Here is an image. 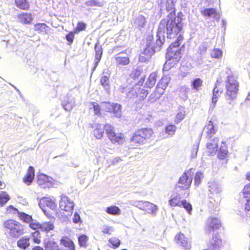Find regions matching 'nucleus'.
I'll list each match as a JSON object with an SVG mask.
<instances>
[{
  "label": "nucleus",
  "mask_w": 250,
  "mask_h": 250,
  "mask_svg": "<svg viewBox=\"0 0 250 250\" xmlns=\"http://www.w3.org/2000/svg\"><path fill=\"white\" fill-rule=\"evenodd\" d=\"M113 109L111 112H113L114 116L117 117H120L122 115L121 105L119 104H113Z\"/></svg>",
  "instance_id": "58836bf2"
},
{
  "label": "nucleus",
  "mask_w": 250,
  "mask_h": 250,
  "mask_svg": "<svg viewBox=\"0 0 250 250\" xmlns=\"http://www.w3.org/2000/svg\"><path fill=\"white\" fill-rule=\"evenodd\" d=\"M74 38V35L73 33L70 32L66 35V39L70 43H72Z\"/></svg>",
  "instance_id": "338daca9"
},
{
  "label": "nucleus",
  "mask_w": 250,
  "mask_h": 250,
  "mask_svg": "<svg viewBox=\"0 0 250 250\" xmlns=\"http://www.w3.org/2000/svg\"><path fill=\"white\" fill-rule=\"evenodd\" d=\"M146 22L145 17L142 15H139L134 19V26L141 29Z\"/></svg>",
  "instance_id": "bb28decb"
},
{
  "label": "nucleus",
  "mask_w": 250,
  "mask_h": 250,
  "mask_svg": "<svg viewBox=\"0 0 250 250\" xmlns=\"http://www.w3.org/2000/svg\"><path fill=\"white\" fill-rule=\"evenodd\" d=\"M41 224H39L38 223H37L35 221L32 220L30 223H29V227L33 229H40V225Z\"/></svg>",
  "instance_id": "bf43d9fd"
},
{
  "label": "nucleus",
  "mask_w": 250,
  "mask_h": 250,
  "mask_svg": "<svg viewBox=\"0 0 250 250\" xmlns=\"http://www.w3.org/2000/svg\"><path fill=\"white\" fill-rule=\"evenodd\" d=\"M7 211H9V212L13 211L12 213L14 214L17 213L20 219L24 222L29 223L33 220L31 216L24 212L19 211L17 208H14L12 205L8 207Z\"/></svg>",
  "instance_id": "f8f14e48"
},
{
  "label": "nucleus",
  "mask_w": 250,
  "mask_h": 250,
  "mask_svg": "<svg viewBox=\"0 0 250 250\" xmlns=\"http://www.w3.org/2000/svg\"><path fill=\"white\" fill-rule=\"evenodd\" d=\"M175 241L177 244L184 247L185 250H189L190 248V243L185 238L184 235L182 233H179L176 235Z\"/></svg>",
  "instance_id": "4468645a"
},
{
  "label": "nucleus",
  "mask_w": 250,
  "mask_h": 250,
  "mask_svg": "<svg viewBox=\"0 0 250 250\" xmlns=\"http://www.w3.org/2000/svg\"><path fill=\"white\" fill-rule=\"evenodd\" d=\"M19 18L20 21L24 23H29L32 20L31 15L29 14L21 15Z\"/></svg>",
  "instance_id": "79ce46f5"
},
{
  "label": "nucleus",
  "mask_w": 250,
  "mask_h": 250,
  "mask_svg": "<svg viewBox=\"0 0 250 250\" xmlns=\"http://www.w3.org/2000/svg\"><path fill=\"white\" fill-rule=\"evenodd\" d=\"M157 74L153 72L149 75L147 81L146 83V87L148 88H152L155 85L156 82Z\"/></svg>",
  "instance_id": "473e14b6"
},
{
  "label": "nucleus",
  "mask_w": 250,
  "mask_h": 250,
  "mask_svg": "<svg viewBox=\"0 0 250 250\" xmlns=\"http://www.w3.org/2000/svg\"><path fill=\"white\" fill-rule=\"evenodd\" d=\"M144 79L141 78L139 83L135 84L127 93V97L128 99H132L135 97H139V100H144L148 94L146 90L142 88V85L144 83Z\"/></svg>",
  "instance_id": "6e6552de"
},
{
  "label": "nucleus",
  "mask_w": 250,
  "mask_h": 250,
  "mask_svg": "<svg viewBox=\"0 0 250 250\" xmlns=\"http://www.w3.org/2000/svg\"><path fill=\"white\" fill-rule=\"evenodd\" d=\"M35 176L34 168L33 167L30 166L28 169L27 174L23 178V182L27 186L30 185Z\"/></svg>",
  "instance_id": "412c9836"
},
{
  "label": "nucleus",
  "mask_w": 250,
  "mask_h": 250,
  "mask_svg": "<svg viewBox=\"0 0 250 250\" xmlns=\"http://www.w3.org/2000/svg\"><path fill=\"white\" fill-rule=\"evenodd\" d=\"M153 131L150 128H144L135 131L131 142L137 145H143L151 140L153 138Z\"/></svg>",
  "instance_id": "7ed1b4c3"
},
{
  "label": "nucleus",
  "mask_w": 250,
  "mask_h": 250,
  "mask_svg": "<svg viewBox=\"0 0 250 250\" xmlns=\"http://www.w3.org/2000/svg\"><path fill=\"white\" fill-rule=\"evenodd\" d=\"M163 94V90L159 91L156 88L155 90L150 95L148 98V101L151 103L155 102L161 97Z\"/></svg>",
  "instance_id": "2f4dec72"
},
{
  "label": "nucleus",
  "mask_w": 250,
  "mask_h": 250,
  "mask_svg": "<svg viewBox=\"0 0 250 250\" xmlns=\"http://www.w3.org/2000/svg\"><path fill=\"white\" fill-rule=\"evenodd\" d=\"M88 237L85 235H82L78 238L79 244L81 247H86Z\"/></svg>",
  "instance_id": "a18cd8bd"
},
{
  "label": "nucleus",
  "mask_w": 250,
  "mask_h": 250,
  "mask_svg": "<svg viewBox=\"0 0 250 250\" xmlns=\"http://www.w3.org/2000/svg\"><path fill=\"white\" fill-rule=\"evenodd\" d=\"M176 128L177 127L175 125H170L166 127V132L168 135L172 136L175 134Z\"/></svg>",
  "instance_id": "49530a36"
},
{
  "label": "nucleus",
  "mask_w": 250,
  "mask_h": 250,
  "mask_svg": "<svg viewBox=\"0 0 250 250\" xmlns=\"http://www.w3.org/2000/svg\"><path fill=\"white\" fill-rule=\"evenodd\" d=\"M39 206L42 211L45 213L46 210L44 208L45 206H46L51 209H54L56 208V205L52 200L47 198H44L41 200L39 203Z\"/></svg>",
  "instance_id": "2eb2a0df"
},
{
  "label": "nucleus",
  "mask_w": 250,
  "mask_h": 250,
  "mask_svg": "<svg viewBox=\"0 0 250 250\" xmlns=\"http://www.w3.org/2000/svg\"><path fill=\"white\" fill-rule=\"evenodd\" d=\"M116 63L120 65H125L129 64L130 60L129 57L125 56L124 52L118 54L115 56Z\"/></svg>",
  "instance_id": "f3484780"
},
{
  "label": "nucleus",
  "mask_w": 250,
  "mask_h": 250,
  "mask_svg": "<svg viewBox=\"0 0 250 250\" xmlns=\"http://www.w3.org/2000/svg\"><path fill=\"white\" fill-rule=\"evenodd\" d=\"M242 194L247 201L245 209L249 211L250 210V188H243Z\"/></svg>",
  "instance_id": "7c9ffc66"
},
{
  "label": "nucleus",
  "mask_w": 250,
  "mask_h": 250,
  "mask_svg": "<svg viewBox=\"0 0 250 250\" xmlns=\"http://www.w3.org/2000/svg\"><path fill=\"white\" fill-rule=\"evenodd\" d=\"M222 241L217 233L214 234L210 241L209 249L210 250H218L222 246Z\"/></svg>",
  "instance_id": "dca6fc26"
},
{
  "label": "nucleus",
  "mask_w": 250,
  "mask_h": 250,
  "mask_svg": "<svg viewBox=\"0 0 250 250\" xmlns=\"http://www.w3.org/2000/svg\"><path fill=\"white\" fill-rule=\"evenodd\" d=\"M8 195L5 192L0 194V206H2L9 200Z\"/></svg>",
  "instance_id": "de8ad7c7"
},
{
  "label": "nucleus",
  "mask_w": 250,
  "mask_h": 250,
  "mask_svg": "<svg viewBox=\"0 0 250 250\" xmlns=\"http://www.w3.org/2000/svg\"><path fill=\"white\" fill-rule=\"evenodd\" d=\"M183 40V37L180 34L176 41L172 43L168 48L166 54V58L167 60L163 67L164 71H168L171 68L173 67L180 60L181 57V53L180 49H179V46L181 44Z\"/></svg>",
  "instance_id": "f03ea898"
},
{
  "label": "nucleus",
  "mask_w": 250,
  "mask_h": 250,
  "mask_svg": "<svg viewBox=\"0 0 250 250\" xmlns=\"http://www.w3.org/2000/svg\"><path fill=\"white\" fill-rule=\"evenodd\" d=\"M60 208L61 210L68 212V214H71L74 207V203L67 196L62 195L60 201Z\"/></svg>",
  "instance_id": "1a4fd4ad"
},
{
  "label": "nucleus",
  "mask_w": 250,
  "mask_h": 250,
  "mask_svg": "<svg viewBox=\"0 0 250 250\" xmlns=\"http://www.w3.org/2000/svg\"><path fill=\"white\" fill-rule=\"evenodd\" d=\"M72 220L73 223L75 224L82 222L80 216L77 212L74 213Z\"/></svg>",
  "instance_id": "052dcab7"
},
{
  "label": "nucleus",
  "mask_w": 250,
  "mask_h": 250,
  "mask_svg": "<svg viewBox=\"0 0 250 250\" xmlns=\"http://www.w3.org/2000/svg\"><path fill=\"white\" fill-rule=\"evenodd\" d=\"M169 81L170 80L167 77H163L157 84L156 88L159 91L163 90V93H164L165 89L169 83Z\"/></svg>",
  "instance_id": "c85d7f7f"
},
{
  "label": "nucleus",
  "mask_w": 250,
  "mask_h": 250,
  "mask_svg": "<svg viewBox=\"0 0 250 250\" xmlns=\"http://www.w3.org/2000/svg\"><path fill=\"white\" fill-rule=\"evenodd\" d=\"M204 177V174L201 172H198L195 174L194 176V185L198 187L200 185L202 179Z\"/></svg>",
  "instance_id": "37998d69"
},
{
  "label": "nucleus",
  "mask_w": 250,
  "mask_h": 250,
  "mask_svg": "<svg viewBox=\"0 0 250 250\" xmlns=\"http://www.w3.org/2000/svg\"><path fill=\"white\" fill-rule=\"evenodd\" d=\"M54 180L50 177L44 174H40L38 176V183L39 185H42L46 183L50 184L51 185H54Z\"/></svg>",
  "instance_id": "5701e85b"
},
{
  "label": "nucleus",
  "mask_w": 250,
  "mask_h": 250,
  "mask_svg": "<svg viewBox=\"0 0 250 250\" xmlns=\"http://www.w3.org/2000/svg\"><path fill=\"white\" fill-rule=\"evenodd\" d=\"M143 69L142 68L137 67L131 72L130 76L134 79L138 78L141 75Z\"/></svg>",
  "instance_id": "3c124183"
},
{
  "label": "nucleus",
  "mask_w": 250,
  "mask_h": 250,
  "mask_svg": "<svg viewBox=\"0 0 250 250\" xmlns=\"http://www.w3.org/2000/svg\"><path fill=\"white\" fill-rule=\"evenodd\" d=\"M94 129L93 130V134L94 136L98 139L102 138L104 135V128L102 125L100 124H95L94 125Z\"/></svg>",
  "instance_id": "cd10ccee"
},
{
  "label": "nucleus",
  "mask_w": 250,
  "mask_h": 250,
  "mask_svg": "<svg viewBox=\"0 0 250 250\" xmlns=\"http://www.w3.org/2000/svg\"><path fill=\"white\" fill-rule=\"evenodd\" d=\"M45 250H60L57 243L53 241H44Z\"/></svg>",
  "instance_id": "c756f323"
},
{
  "label": "nucleus",
  "mask_w": 250,
  "mask_h": 250,
  "mask_svg": "<svg viewBox=\"0 0 250 250\" xmlns=\"http://www.w3.org/2000/svg\"><path fill=\"white\" fill-rule=\"evenodd\" d=\"M48 26L45 23H37L34 26V30L39 31V33L42 34L47 33Z\"/></svg>",
  "instance_id": "72a5a7b5"
},
{
  "label": "nucleus",
  "mask_w": 250,
  "mask_h": 250,
  "mask_svg": "<svg viewBox=\"0 0 250 250\" xmlns=\"http://www.w3.org/2000/svg\"><path fill=\"white\" fill-rule=\"evenodd\" d=\"M201 13L204 17H211L216 13V10L214 8H205L201 10Z\"/></svg>",
  "instance_id": "c9c22d12"
},
{
  "label": "nucleus",
  "mask_w": 250,
  "mask_h": 250,
  "mask_svg": "<svg viewBox=\"0 0 250 250\" xmlns=\"http://www.w3.org/2000/svg\"><path fill=\"white\" fill-rule=\"evenodd\" d=\"M178 193H180L181 196H186L184 198L188 197L189 195V192L185 189H181Z\"/></svg>",
  "instance_id": "774afa93"
},
{
  "label": "nucleus",
  "mask_w": 250,
  "mask_h": 250,
  "mask_svg": "<svg viewBox=\"0 0 250 250\" xmlns=\"http://www.w3.org/2000/svg\"><path fill=\"white\" fill-rule=\"evenodd\" d=\"M219 138H215L210 139L207 143V149L211 155H214L218 150V143Z\"/></svg>",
  "instance_id": "ddd939ff"
},
{
  "label": "nucleus",
  "mask_w": 250,
  "mask_h": 250,
  "mask_svg": "<svg viewBox=\"0 0 250 250\" xmlns=\"http://www.w3.org/2000/svg\"><path fill=\"white\" fill-rule=\"evenodd\" d=\"M182 206L188 211L189 214H191L192 208L190 203L187 202L186 200H183L181 203Z\"/></svg>",
  "instance_id": "603ef678"
},
{
  "label": "nucleus",
  "mask_w": 250,
  "mask_h": 250,
  "mask_svg": "<svg viewBox=\"0 0 250 250\" xmlns=\"http://www.w3.org/2000/svg\"><path fill=\"white\" fill-rule=\"evenodd\" d=\"M109 242L115 248H118L120 245V240L116 237H112L109 239Z\"/></svg>",
  "instance_id": "6e6d98bb"
},
{
  "label": "nucleus",
  "mask_w": 250,
  "mask_h": 250,
  "mask_svg": "<svg viewBox=\"0 0 250 250\" xmlns=\"http://www.w3.org/2000/svg\"><path fill=\"white\" fill-rule=\"evenodd\" d=\"M221 226V222L217 218H208L206 226V231L207 233L210 234L211 231L219 229Z\"/></svg>",
  "instance_id": "9b49d317"
},
{
  "label": "nucleus",
  "mask_w": 250,
  "mask_h": 250,
  "mask_svg": "<svg viewBox=\"0 0 250 250\" xmlns=\"http://www.w3.org/2000/svg\"><path fill=\"white\" fill-rule=\"evenodd\" d=\"M152 36H148L147 39V42L146 43V47L144 48V51L142 52L140 55L139 60L141 62H146L148 61V60L151 57L155 52V49L160 50V47L164 43V42L161 45H158L156 43V46L154 48L153 43L151 42ZM157 37H156V41L157 40Z\"/></svg>",
  "instance_id": "423d86ee"
},
{
  "label": "nucleus",
  "mask_w": 250,
  "mask_h": 250,
  "mask_svg": "<svg viewBox=\"0 0 250 250\" xmlns=\"http://www.w3.org/2000/svg\"><path fill=\"white\" fill-rule=\"evenodd\" d=\"M226 83V99L233 101L237 97L239 86L238 82L233 76L229 75L228 76Z\"/></svg>",
  "instance_id": "20e7f679"
},
{
  "label": "nucleus",
  "mask_w": 250,
  "mask_h": 250,
  "mask_svg": "<svg viewBox=\"0 0 250 250\" xmlns=\"http://www.w3.org/2000/svg\"><path fill=\"white\" fill-rule=\"evenodd\" d=\"M106 212L112 215H119L121 214L120 209L116 206H111L107 208Z\"/></svg>",
  "instance_id": "a19ab883"
},
{
  "label": "nucleus",
  "mask_w": 250,
  "mask_h": 250,
  "mask_svg": "<svg viewBox=\"0 0 250 250\" xmlns=\"http://www.w3.org/2000/svg\"><path fill=\"white\" fill-rule=\"evenodd\" d=\"M29 240L28 236H23L17 241V246L21 249L25 250L30 246Z\"/></svg>",
  "instance_id": "a878e982"
},
{
  "label": "nucleus",
  "mask_w": 250,
  "mask_h": 250,
  "mask_svg": "<svg viewBox=\"0 0 250 250\" xmlns=\"http://www.w3.org/2000/svg\"><path fill=\"white\" fill-rule=\"evenodd\" d=\"M198 151V145L193 146L192 151L191 153V158H195L197 157V152Z\"/></svg>",
  "instance_id": "69168bd1"
},
{
  "label": "nucleus",
  "mask_w": 250,
  "mask_h": 250,
  "mask_svg": "<svg viewBox=\"0 0 250 250\" xmlns=\"http://www.w3.org/2000/svg\"><path fill=\"white\" fill-rule=\"evenodd\" d=\"M71 104L67 103L64 101L62 103V106L66 111H70L73 107Z\"/></svg>",
  "instance_id": "e2e57ef3"
},
{
  "label": "nucleus",
  "mask_w": 250,
  "mask_h": 250,
  "mask_svg": "<svg viewBox=\"0 0 250 250\" xmlns=\"http://www.w3.org/2000/svg\"><path fill=\"white\" fill-rule=\"evenodd\" d=\"M86 28V24L82 22H79L77 24L76 30L80 31L85 30Z\"/></svg>",
  "instance_id": "0e129e2a"
},
{
  "label": "nucleus",
  "mask_w": 250,
  "mask_h": 250,
  "mask_svg": "<svg viewBox=\"0 0 250 250\" xmlns=\"http://www.w3.org/2000/svg\"><path fill=\"white\" fill-rule=\"evenodd\" d=\"M194 169L190 168V169L185 171L180 178L179 183L184 185L185 187L189 188L192 181V176L194 174Z\"/></svg>",
  "instance_id": "9d476101"
},
{
  "label": "nucleus",
  "mask_w": 250,
  "mask_h": 250,
  "mask_svg": "<svg viewBox=\"0 0 250 250\" xmlns=\"http://www.w3.org/2000/svg\"><path fill=\"white\" fill-rule=\"evenodd\" d=\"M203 82L200 78H196L192 82L191 86L193 89L198 91L203 85Z\"/></svg>",
  "instance_id": "ea45409f"
},
{
  "label": "nucleus",
  "mask_w": 250,
  "mask_h": 250,
  "mask_svg": "<svg viewBox=\"0 0 250 250\" xmlns=\"http://www.w3.org/2000/svg\"><path fill=\"white\" fill-rule=\"evenodd\" d=\"M223 52L221 50L219 49H213L211 55V56L215 58H220L222 56Z\"/></svg>",
  "instance_id": "864d4df0"
},
{
  "label": "nucleus",
  "mask_w": 250,
  "mask_h": 250,
  "mask_svg": "<svg viewBox=\"0 0 250 250\" xmlns=\"http://www.w3.org/2000/svg\"><path fill=\"white\" fill-rule=\"evenodd\" d=\"M93 108H94V113L95 114L98 115L100 114V110L101 106L98 105L96 103H93L92 104Z\"/></svg>",
  "instance_id": "680f3d73"
},
{
  "label": "nucleus",
  "mask_w": 250,
  "mask_h": 250,
  "mask_svg": "<svg viewBox=\"0 0 250 250\" xmlns=\"http://www.w3.org/2000/svg\"><path fill=\"white\" fill-rule=\"evenodd\" d=\"M145 206L150 209L151 212H154L157 209L156 205L149 202H146Z\"/></svg>",
  "instance_id": "13d9d810"
},
{
  "label": "nucleus",
  "mask_w": 250,
  "mask_h": 250,
  "mask_svg": "<svg viewBox=\"0 0 250 250\" xmlns=\"http://www.w3.org/2000/svg\"><path fill=\"white\" fill-rule=\"evenodd\" d=\"M110 74L108 71H104L102 75V77L100 79V83L103 87L107 89L109 87V78Z\"/></svg>",
  "instance_id": "393cba45"
},
{
  "label": "nucleus",
  "mask_w": 250,
  "mask_h": 250,
  "mask_svg": "<svg viewBox=\"0 0 250 250\" xmlns=\"http://www.w3.org/2000/svg\"><path fill=\"white\" fill-rule=\"evenodd\" d=\"M15 3L17 6L21 9H27L29 6L27 0H15Z\"/></svg>",
  "instance_id": "4c0bfd02"
},
{
  "label": "nucleus",
  "mask_w": 250,
  "mask_h": 250,
  "mask_svg": "<svg viewBox=\"0 0 250 250\" xmlns=\"http://www.w3.org/2000/svg\"><path fill=\"white\" fill-rule=\"evenodd\" d=\"M176 0H167L166 9L169 13L167 17L162 20L157 34V43L161 45L165 40V34L168 39H173L181 34L183 24L181 19L175 17L174 3Z\"/></svg>",
  "instance_id": "f257e3e1"
},
{
  "label": "nucleus",
  "mask_w": 250,
  "mask_h": 250,
  "mask_svg": "<svg viewBox=\"0 0 250 250\" xmlns=\"http://www.w3.org/2000/svg\"><path fill=\"white\" fill-rule=\"evenodd\" d=\"M84 4L89 7H101L104 5V1L102 0H90L86 1Z\"/></svg>",
  "instance_id": "f704fd0d"
},
{
  "label": "nucleus",
  "mask_w": 250,
  "mask_h": 250,
  "mask_svg": "<svg viewBox=\"0 0 250 250\" xmlns=\"http://www.w3.org/2000/svg\"><path fill=\"white\" fill-rule=\"evenodd\" d=\"M222 90L219 89L217 86L213 90V96L212 98V103L210 106L209 110H213L217 102L218 98L221 95Z\"/></svg>",
  "instance_id": "6ab92c4d"
},
{
  "label": "nucleus",
  "mask_w": 250,
  "mask_h": 250,
  "mask_svg": "<svg viewBox=\"0 0 250 250\" xmlns=\"http://www.w3.org/2000/svg\"><path fill=\"white\" fill-rule=\"evenodd\" d=\"M208 48V43L207 42H204L199 47L198 52L201 55H204L206 53Z\"/></svg>",
  "instance_id": "5fc2aeb1"
},
{
  "label": "nucleus",
  "mask_w": 250,
  "mask_h": 250,
  "mask_svg": "<svg viewBox=\"0 0 250 250\" xmlns=\"http://www.w3.org/2000/svg\"><path fill=\"white\" fill-rule=\"evenodd\" d=\"M228 150L226 147L221 146L218 153V157L220 159H224L227 155Z\"/></svg>",
  "instance_id": "09e8293b"
},
{
  "label": "nucleus",
  "mask_w": 250,
  "mask_h": 250,
  "mask_svg": "<svg viewBox=\"0 0 250 250\" xmlns=\"http://www.w3.org/2000/svg\"><path fill=\"white\" fill-rule=\"evenodd\" d=\"M54 228V225L50 222H45L41 224L40 225V229L46 232H48L51 230H53Z\"/></svg>",
  "instance_id": "e433bc0d"
},
{
  "label": "nucleus",
  "mask_w": 250,
  "mask_h": 250,
  "mask_svg": "<svg viewBox=\"0 0 250 250\" xmlns=\"http://www.w3.org/2000/svg\"><path fill=\"white\" fill-rule=\"evenodd\" d=\"M60 242L61 244L66 248V250H75V245L69 238L62 237Z\"/></svg>",
  "instance_id": "4be33fe9"
},
{
  "label": "nucleus",
  "mask_w": 250,
  "mask_h": 250,
  "mask_svg": "<svg viewBox=\"0 0 250 250\" xmlns=\"http://www.w3.org/2000/svg\"><path fill=\"white\" fill-rule=\"evenodd\" d=\"M95 58L94 60V67L93 68V71H94L96 67L97 66L99 62H100L102 55H103V49L101 45L98 43H96L95 45Z\"/></svg>",
  "instance_id": "a211bd4d"
},
{
  "label": "nucleus",
  "mask_w": 250,
  "mask_h": 250,
  "mask_svg": "<svg viewBox=\"0 0 250 250\" xmlns=\"http://www.w3.org/2000/svg\"><path fill=\"white\" fill-rule=\"evenodd\" d=\"M185 196H181L180 193H177V192L173 193L170 200L169 201L170 205L174 207H181L182 201H180V199L184 198Z\"/></svg>",
  "instance_id": "aec40b11"
},
{
  "label": "nucleus",
  "mask_w": 250,
  "mask_h": 250,
  "mask_svg": "<svg viewBox=\"0 0 250 250\" xmlns=\"http://www.w3.org/2000/svg\"><path fill=\"white\" fill-rule=\"evenodd\" d=\"M113 231L114 229L112 227L107 226L106 225L103 227L102 232L104 233L111 234Z\"/></svg>",
  "instance_id": "4d7b16f0"
},
{
  "label": "nucleus",
  "mask_w": 250,
  "mask_h": 250,
  "mask_svg": "<svg viewBox=\"0 0 250 250\" xmlns=\"http://www.w3.org/2000/svg\"><path fill=\"white\" fill-rule=\"evenodd\" d=\"M216 132V130L211 121H209L208 124L204 128L203 133L206 134V137L211 138L212 135Z\"/></svg>",
  "instance_id": "b1692460"
},
{
  "label": "nucleus",
  "mask_w": 250,
  "mask_h": 250,
  "mask_svg": "<svg viewBox=\"0 0 250 250\" xmlns=\"http://www.w3.org/2000/svg\"><path fill=\"white\" fill-rule=\"evenodd\" d=\"M107 137L112 144H123L125 142L124 135L122 133H115L114 127L106 124L104 126Z\"/></svg>",
  "instance_id": "0eeeda50"
},
{
  "label": "nucleus",
  "mask_w": 250,
  "mask_h": 250,
  "mask_svg": "<svg viewBox=\"0 0 250 250\" xmlns=\"http://www.w3.org/2000/svg\"><path fill=\"white\" fill-rule=\"evenodd\" d=\"M4 228L9 230V234L12 238H17L24 233L23 226L14 220H8L3 223Z\"/></svg>",
  "instance_id": "39448f33"
},
{
  "label": "nucleus",
  "mask_w": 250,
  "mask_h": 250,
  "mask_svg": "<svg viewBox=\"0 0 250 250\" xmlns=\"http://www.w3.org/2000/svg\"><path fill=\"white\" fill-rule=\"evenodd\" d=\"M113 104L108 102H102L101 104V106L105 111L111 112L112 109H113Z\"/></svg>",
  "instance_id": "c03bdc74"
},
{
  "label": "nucleus",
  "mask_w": 250,
  "mask_h": 250,
  "mask_svg": "<svg viewBox=\"0 0 250 250\" xmlns=\"http://www.w3.org/2000/svg\"><path fill=\"white\" fill-rule=\"evenodd\" d=\"M186 115V112L185 110L182 109H181L176 115V118L175 120V122L176 123H179L181 121H182L185 118Z\"/></svg>",
  "instance_id": "8fccbe9b"
}]
</instances>
